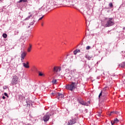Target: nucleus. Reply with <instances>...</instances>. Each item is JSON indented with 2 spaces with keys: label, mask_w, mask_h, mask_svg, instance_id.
<instances>
[{
  "label": "nucleus",
  "mask_w": 125,
  "mask_h": 125,
  "mask_svg": "<svg viewBox=\"0 0 125 125\" xmlns=\"http://www.w3.org/2000/svg\"><path fill=\"white\" fill-rule=\"evenodd\" d=\"M66 89L71 91H73L74 89L77 88V83L75 82H72L71 84H69L66 85Z\"/></svg>",
  "instance_id": "nucleus-1"
},
{
  "label": "nucleus",
  "mask_w": 125,
  "mask_h": 125,
  "mask_svg": "<svg viewBox=\"0 0 125 125\" xmlns=\"http://www.w3.org/2000/svg\"><path fill=\"white\" fill-rule=\"evenodd\" d=\"M106 23L104 25V27H111L115 24L113 18H106Z\"/></svg>",
  "instance_id": "nucleus-2"
},
{
  "label": "nucleus",
  "mask_w": 125,
  "mask_h": 125,
  "mask_svg": "<svg viewBox=\"0 0 125 125\" xmlns=\"http://www.w3.org/2000/svg\"><path fill=\"white\" fill-rule=\"evenodd\" d=\"M53 112H47L46 114L43 117L42 120L45 122L46 123L49 121V119H50V116L53 115Z\"/></svg>",
  "instance_id": "nucleus-3"
},
{
  "label": "nucleus",
  "mask_w": 125,
  "mask_h": 125,
  "mask_svg": "<svg viewBox=\"0 0 125 125\" xmlns=\"http://www.w3.org/2000/svg\"><path fill=\"white\" fill-rule=\"evenodd\" d=\"M78 102L79 104H81V105H83V106H88L90 103L89 101L87 103L84 102V100H83L82 98L78 99Z\"/></svg>",
  "instance_id": "nucleus-4"
},
{
  "label": "nucleus",
  "mask_w": 125,
  "mask_h": 125,
  "mask_svg": "<svg viewBox=\"0 0 125 125\" xmlns=\"http://www.w3.org/2000/svg\"><path fill=\"white\" fill-rule=\"evenodd\" d=\"M17 81H18V78L17 76H13L10 83V85H14V84H16L17 83Z\"/></svg>",
  "instance_id": "nucleus-5"
},
{
  "label": "nucleus",
  "mask_w": 125,
  "mask_h": 125,
  "mask_svg": "<svg viewBox=\"0 0 125 125\" xmlns=\"http://www.w3.org/2000/svg\"><path fill=\"white\" fill-rule=\"evenodd\" d=\"M64 77L65 80L71 81L72 80V74L71 73H65L64 75Z\"/></svg>",
  "instance_id": "nucleus-6"
},
{
  "label": "nucleus",
  "mask_w": 125,
  "mask_h": 125,
  "mask_svg": "<svg viewBox=\"0 0 125 125\" xmlns=\"http://www.w3.org/2000/svg\"><path fill=\"white\" fill-rule=\"evenodd\" d=\"M61 71V67L59 66H55L53 68V72L55 74H57V73H59Z\"/></svg>",
  "instance_id": "nucleus-7"
},
{
  "label": "nucleus",
  "mask_w": 125,
  "mask_h": 125,
  "mask_svg": "<svg viewBox=\"0 0 125 125\" xmlns=\"http://www.w3.org/2000/svg\"><path fill=\"white\" fill-rule=\"evenodd\" d=\"M76 123H77V119L76 118H74L68 121V125H74Z\"/></svg>",
  "instance_id": "nucleus-8"
},
{
  "label": "nucleus",
  "mask_w": 125,
  "mask_h": 125,
  "mask_svg": "<svg viewBox=\"0 0 125 125\" xmlns=\"http://www.w3.org/2000/svg\"><path fill=\"white\" fill-rule=\"evenodd\" d=\"M57 99H62V98H64V94H62L61 93H57Z\"/></svg>",
  "instance_id": "nucleus-9"
},
{
  "label": "nucleus",
  "mask_w": 125,
  "mask_h": 125,
  "mask_svg": "<svg viewBox=\"0 0 125 125\" xmlns=\"http://www.w3.org/2000/svg\"><path fill=\"white\" fill-rule=\"evenodd\" d=\"M120 122V120H118V119L116 118L114 120L111 121V124L112 125H113L114 124H118Z\"/></svg>",
  "instance_id": "nucleus-10"
},
{
  "label": "nucleus",
  "mask_w": 125,
  "mask_h": 125,
  "mask_svg": "<svg viewBox=\"0 0 125 125\" xmlns=\"http://www.w3.org/2000/svg\"><path fill=\"white\" fill-rule=\"evenodd\" d=\"M25 57H26L25 53V52L22 53V54H21V61H23V60H24Z\"/></svg>",
  "instance_id": "nucleus-11"
},
{
  "label": "nucleus",
  "mask_w": 125,
  "mask_h": 125,
  "mask_svg": "<svg viewBox=\"0 0 125 125\" xmlns=\"http://www.w3.org/2000/svg\"><path fill=\"white\" fill-rule=\"evenodd\" d=\"M85 58L88 59V60H90L92 58V56H88L87 55H85Z\"/></svg>",
  "instance_id": "nucleus-12"
},
{
  "label": "nucleus",
  "mask_w": 125,
  "mask_h": 125,
  "mask_svg": "<svg viewBox=\"0 0 125 125\" xmlns=\"http://www.w3.org/2000/svg\"><path fill=\"white\" fill-rule=\"evenodd\" d=\"M125 62H123L120 64H119V67H121V68H125Z\"/></svg>",
  "instance_id": "nucleus-13"
},
{
  "label": "nucleus",
  "mask_w": 125,
  "mask_h": 125,
  "mask_svg": "<svg viewBox=\"0 0 125 125\" xmlns=\"http://www.w3.org/2000/svg\"><path fill=\"white\" fill-rule=\"evenodd\" d=\"M23 65V67H24V68H30V66H29V65L26 64V63H22Z\"/></svg>",
  "instance_id": "nucleus-14"
},
{
  "label": "nucleus",
  "mask_w": 125,
  "mask_h": 125,
  "mask_svg": "<svg viewBox=\"0 0 125 125\" xmlns=\"http://www.w3.org/2000/svg\"><path fill=\"white\" fill-rule=\"evenodd\" d=\"M31 48H32V45L29 44V47H28V48L27 49L28 52H30L31 51Z\"/></svg>",
  "instance_id": "nucleus-15"
},
{
  "label": "nucleus",
  "mask_w": 125,
  "mask_h": 125,
  "mask_svg": "<svg viewBox=\"0 0 125 125\" xmlns=\"http://www.w3.org/2000/svg\"><path fill=\"white\" fill-rule=\"evenodd\" d=\"M107 91V89L106 88V87H104L103 88V90H102L103 93H106V91Z\"/></svg>",
  "instance_id": "nucleus-16"
},
{
  "label": "nucleus",
  "mask_w": 125,
  "mask_h": 125,
  "mask_svg": "<svg viewBox=\"0 0 125 125\" xmlns=\"http://www.w3.org/2000/svg\"><path fill=\"white\" fill-rule=\"evenodd\" d=\"M26 103L27 104V105H30V104L31 103V101H29V99H27L26 100Z\"/></svg>",
  "instance_id": "nucleus-17"
},
{
  "label": "nucleus",
  "mask_w": 125,
  "mask_h": 125,
  "mask_svg": "<svg viewBox=\"0 0 125 125\" xmlns=\"http://www.w3.org/2000/svg\"><path fill=\"white\" fill-rule=\"evenodd\" d=\"M101 114H102V112L99 111L98 112L97 116H98V117H101V116H102V115H101Z\"/></svg>",
  "instance_id": "nucleus-18"
},
{
  "label": "nucleus",
  "mask_w": 125,
  "mask_h": 125,
  "mask_svg": "<svg viewBox=\"0 0 125 125\" xmlns=\"http://www.w3.org/2000/svg\"><path fill=\"white\" fill-rule=\"evenodd\" d=\"M2 37L3 38H4V39H6V38H7V34L6 33H4L2 35Z\"/></svg>",
  "instance_id": "nucleus-19"
},
{
  "label": "nucleus",
  "mask_w": 125,
  "mask_h": 125,
  "mask_svg": "<svg viewBox=\"0 0 125 125\" xmlns=\"http://www.w3.org/2000/svg\"><path fill=\"white\" fill-rule=\"evenodd\" d=\"M39 76L40 77H42V76H44V74H43L42 73L39 71Z\"/></svg>",
  "instance_id": "nucleus-20"
},
{
  "label": "nucleus",
  "mask_w": 125,
  "mask_h": 125,
  "mask_svg": "<svg viewBox=\"0 0 125 125\" xmlns=\"http://www.w3.org/2000/svg\"><path fill=\"white\" fill-rule=\"evenodd\" d=\"M102 93H103L102 91L101 92V93H100V94L99 95V99H100V98H101V96H102Z\"/></svg>",
  "instance_id": "nucleus-21"
},
{
  "label": "nucleus",
  "mask_w": 125,
  "mask_h": 125,
  "mask_svg": "<svg viewBox=\"0 0 125 125\" xmlns=\"http://www.w3.org/2000/svg\"><path fill=\"white\" fill-rule=\"evenodd\" d=\"M32 16H33V15H30L29 16H28L27 18H26L25 19V20H29V19H30V18L31 17H32Z\"/></svg>",
  "instance_id": "nucleus-22"
},
{
  "label": "nucleus",
  "mask_w": 125,
  "mask_h": 125,
  "mask_svg": "<svg viewBox=\"0 0 125 125\" xmlns=\"http://www.w3.org/2000/svg\"><path fill=\"white\" fill-rule=\"evenodd\" d=\"M57 81L56 79H53L52 81V83L55 84L56 83V82Z\"/></svg>",
  "instance_id": "nucleus-23"
},
{
  "label": "nucleus",
  "mask_w": 125,
  "mask_h": 125,
  "mask_svg": "<svg viewBox=\"0 0 125 125\" xmlns=\"http://www.w3.org/2000/svg\"><path fill=\"white\" fill-rule=\"evenodd\" d=\"M35 22H36V21H33L32 22L30 23L29 25L32 26V25H34V23H35Z\"/></svg>",
  "instance_id": "nucleus-24"
},
{
  "label": "nucleus",
  "mask_w": 125,
  "mask_h": 125,
  "mask_svg": "<svg viewBox=\"0 0 125 125\" xmlns=\"http://www.w3.org/2000/svg\"><path fill=\"white\" fill-rule=\"evenodd\" d=\"M90 48H91V47H90V46H87L86 47V49L87 50H89V49Z\"/></svg>",
  "instance_id": "nucleus-25"
},
{
  "label": "nucleus",
  "mask_w": 125,
  "mask_h": 125,
  "mask_svg": "<svg viewBox=\"0 0 125 125\" xmlns=\"http://www.w3.org/2000/svg\"><path fill=\"white\" fill-rule=\"evenodd\" d=\"M27 2V0H20V2Z\"/></svg>",
  "instance_id": "nucleus-26"
},
{
  "label": "nucleus",
  "mask_w": 125,
  "mask_h": 125,
  "mask_svg": "<svg viewBox=\"0 0 125 125\" xmlns=\"http://www.w3.org/2000/svg\"><path fill=\"white\" fill-rule=\"evenodd\" d=\"M19 33V31L18 30L15 31V35H18Z\"/></svg>",
  "instance_id": "nucleus-27"
},
{
  "label": "nucleus",
  "mask_w": 125,
  "mask_h": 125,
  "mask_svg": "<svg viewBox=\"0 0 125 125\" xmlns=\"http://www.w3.org/2000/svg\"><path fill=\"white\" fill-rule=\"evenodd\" d=\"M113 114H115V111H111L109 114V116H112Z\"/></svg>",
  "instance_id": "nucleus-28"
},
{
  "label": "nucleus",
  "mask_w": 125,
  "mask_h": 125,
  "mask_svg": "<svg viewBox=\"0 0 125 125\" xmlns=\"http://www.w3.org/2000/svg\"><path fill=\"white\" fill-rule=\"evenodd\" d=\"M109 6H110V7H113V3H109Z\"/></svg>",
  "instance_id": "nucleus-29"
},
{
  "label": "nucleus",
  "mask_w": 125,
  "mask_h": 125,
  "mask_svg": "<svg viewBox=\"0 0 125 125\" xmlns=\"http://www.w3.org/2000/svg\"><path fill=\"white\" fill-rule=\"evenodd\" d=\"M4 95L7 97H8V94L6 92L4 93Z\"/></svg>",
  "instance_id": "nucleus-30"
},
{
  "label": "nucleus",
  "mask_w": 125,
  "mask_h": 125,
  "mask_svg": "<svg viewBox=\"0 0 125 125\" xmlns=\"http://www.w3.org/2000/svg\"><path fill=\"white\" fill-rule=\"evenodd\" d=\"M65 72L66 73H70V70H69V69H66Z\"/></svg>",
  "instance_id": "nucleus-31"
},
{
  "label": "nucleus",
  "mask_w": 125,
  "mask_h": 125,
  "mask_svg": "<svg viewBox=\"0 0 125 125\" xmlns=\"http://www.w3.org/2000/svg\"><path fill=\"white\" fill-rule=\"evenodd\" d=\"M51 94L52 95H56V92H53L52 93H51Z\"/></svg>",
  "instance_id": "nucleus-32"
},
{
  "label": "nucleus",
  "mask_w": 125,
  "mask_h": 125,
  "mask_svg": "<svg viewBox=\"0 0 125 125\" xmlns=\"http://www.w3.org/2000/svg\"><path fill=\"white\" fill-rule=\"evenodd\" d=\"M73 53L74 55H76V54H77L78 53L77 52V51L75 50L74 51Z\"/></svg>",
  "instance_id": "nucleus-33"
},
{
  "label": "nucleus",
  "mask_w": 125,
  "mask_h": 125,
  "mask_svg": "<svg viewBox=\"0 0 125 125\" xmlns=\"http://www.w3.org/2000/svg\"><path fill=\"white\" fill-rule=\"evenodd\" d=\"M76 52L78 53V52H81V50L80 49H76Z\"/></svg>",
  "instance_id": "nucleus-34"
},
{
  "label": "nucleus",
  "mask_w": 125,
  "mask_h": 125,
  "mask_svg": "<svg viewBox=\"0 0 125 125\" xmlns=\"http://www.w3.org/2000/svg\"><path fill=\"white\" fill-rule=\"evenodd\" d=\"M3 89H6L7 88V86H4L3 87Z\"/></svg>",
  "instance_id": "nucleus-35"
},
{
  "label": "nucleus",
  "mask_w": 125,
  "mask_h": 125,
  "mask_svg": "<svg viewBox=\"0 0 125 125\" xmlns=\"http://www.w3.org/2000/svg\"><path fill=\"white\" fill-rule=\"evenodd\" d=\"M43 16H43L41 18H40L39 19V20H42V18H43Z\"/></svg>",
  "instance_id": "nucleus-36"
},
{
  "label": "nucleus",
  "mask_w": 125,
  "mask_h": 125,
  "mask_svg": "<svg viewBox=\"0 0 125 125\" xmlns=\"http://www.w3.org/2000/svg\"><path fill=\"white\" fill-rule=\"evenodd\" d=\"M114 114H119V112H118V111H114Z\"/></svg>",
  "instance_id": "nucleus-37"
},
{
  "label": "nucleus",
  "mask_w": 125,
  "mask_h": 125,
  "mask_svg": "<svg viewBox=\"0 0 125 125\" xmlns=\"http://www.w3.org/2000/svg\"><path fill=\"white\" fill-rule=\"evenodd\" d=\"M25 64H26L27 65H29V62H27Z\"/></svg>",
  "instance_id": "nucleus-38"
},
{
  "label": "nucleus",
  "mask_w": 125,
  "mask_h": 125,
  "mask_svg": "<svg viewBox=\"0 0 125 125\" xmlns=\"http://www.w3.org/2000/svg\"><path fill=\"white\" fill-rule=\"evenodd\" d=\"M2 99H4L5 98V97H4V96H3L2 97Z\"/></svg>",
  "instance_id": "nucleus-39"
},
{
  "label": "nucleus",
  "mask_w": 125,
  "mask_h": 125,
  "mask_svg": "<svg viewBox=\"0 0 125 125\" xmlns=\"http://www.w3.org/2000/svg\"><path fill=\"white\" fill-rule=\"evenodd\" d=\"M26 125H31V124H26Z\"/></svg>",
  "instance_id": "nucleus-40"
},
{
  "label": "nucleus",
  "mask_w": 125,
  "mask_h": 125,
  "mask_svg": "<svg viewBox=\"0 0 125 125\" xmlns=\"http://www.w3.org/2000/svg\"><path fill=\"white\" fill-rule=\"evenodd\" d=\"M123 30H125V27H123Z\"/></svg>",
  "instance_id": "nucleus-41"
},
{
  "label": "nucleus",
  "mask_w": 125,
  "mask_h": 125,
  "mask_svg": "<svg viewBox=\"0 0 125 125\" xmlns=\"http://www.w3.org/2000/svg\"><path fill=\"white\" fill-rule=\"evenodd\" d=\"M42 26H43V24L42 23Z\"/></svg>",
  "instance_id": "nucleus-42"
},
{
  "label": "nucleus",
  "mask_w": 125,
  "mask_h": 125,
  "mask_svg": "<svg viewBox=\"0 0 125 125\" xmlns=\"http://www.w3.org/2000/svg\"><path fill=\"white\" fill-rule=\"evenodd\" d=\"M28 28H30V25H29V26H28Z\"/></svg>",
  "instance_id": "nucleus-43"
}]
</instances>
